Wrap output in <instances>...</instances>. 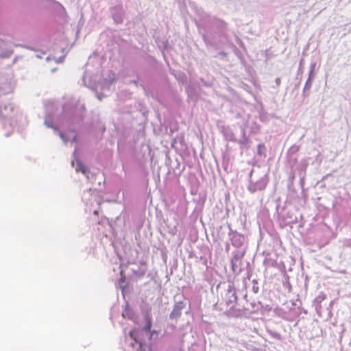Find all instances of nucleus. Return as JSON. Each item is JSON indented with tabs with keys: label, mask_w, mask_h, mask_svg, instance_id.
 I'll return each mask as SVG.
<instances>
[{
	"label": "nucleus",
	"mask_w": 351,
	"mask_h": 351,
	"mask_svg": "<svg viewBox=\"0 0 351 351\" xmlns=\"http://www.w3.org/2000/svg\"><path fill=\"white\" fill-rule=\"evenodd\" d=\"M267 332L273 338H274L276 339H278V340H281L282 337H281V335L280 333H278V332H277L276 331H274V330H272L271 329H269V328L267 329Z\"/></svg>",
	"instance_id": "a211bd4d"
},
{
	"label": "nucleus",
	"mask_w": 351,
	"mask_h": 351,
	"mask_svg": "<svg viewBox=\"0 0 351 351\" xmlns=\"http://www.w3.org/2000/svg\"><path fill=\"white\" fill-rule=\"evenodd\" d=\"M95 128H96V130L97 131L100 132L101 134H103L106 131L105 125L101 120H99L97 122Z\"/></svg>",
	"instance_id": "6ab92c4d"
},
{
	"label": "nucleus",
	"mask_w": 351,
	"mask_h": 351,
	"mask_svg": "<svg viewBox=\"0 0 351 351\" xmlns=\"http://www.w3.org/2000/svg\"><path fill=\"white\" fill-rule=\"evenodd\" d=\"M300 80H301V78L300 79V82L295 84V88H298L299 86Z\"/></svg>",
	"instance_id": "e433bc0d"
},
{
	"label": "nucleus",
	"mask_w": 351,
	"mask_h": 351,
	"mask_svg": "<svg viewBox=\"0 0 351 351\" xmlns=\"http://www.w3.org/2000/svg\"><path fill=\"white\" fill-rule=\"evenodd\" d=\"M307 166H308V163L306 160L302 161L300 165V169L298 170V175L302 180L304 179L305 175H306V169L307 168Z\"/></svg>",
	"instance_id": "4468645a"
},
{
	"label": "nucleus",
	"mask_w": 351,
	"mask_h": 351,
	"mask_svg": "<svg viewBox=\"0 0 351 351\" xmlns=\"http://www.w3.org/2000/svg\"><path fill=\"white\" fill-rule=\"evenodd\" d=\"M77 171H82L83 173H86V168L82 167L81 164H79L76 168Z\"/></svg>",
	"instance_id": "b1692460"
},
{
	"label": "nucleus",
	"mask_w": 351,
	"mask_h": 351,
	"mask_svg": "<svg viewBox=\"0 0 351 351\" xmlns=\"http://www.w3.org/2000/svg\"><path fill=\"white\" fill-rule=\"evenodd\" d=\"M199 81L205 87H210L212 86V83L210 82L205 80L204 78H200Z\"/></svg>",
	"instance_id": "412c9836"
},
{
	"label": "nucleus",
	"mask_w": 351,
	"mask_h": 351,
	"mask_svg": "<svg viewBox=\"0 0 351 351\" xmlns=\"http://www.w3.org/2000/svg\"><path fill=\"white\" fill-rule=\"evenodd\" d=\"M115 82V74L109 71L107 77L102 79L96 87L91 88V90L95 93L97 99L101 101L103 97L109 95L114 90Z\"/></svg>",
	"instance_id": "f257e3e1"
},
{
	"label": "nucleus",
	"mask_w": 351,
	"mask_h": 351,
	"mask_svg": "<svg viewBox=\"0 0 351 351\" xmlns=\"http://www.w3.org/2000/svg\"><path fill=\"white\" fill-rule=\"evenodd\" d=\"M238 298L236 289L232 284H229L225 295V302L230 308L234 309L237 304Z\"/></svg>",
	"instance_id": "39448f33"
},
{
	"label": "nucleus",
	"mask_w": 351,
	"mask_h": 351,
	"mask_svg": "<svg viewBox=\"0 0 351 351\" xmlns=\"http://www.w3.org/2000/svg\"><path fill=\"white\" fill-rule=\"evenodd\" d=\"M237 40L238 41V43H239L242 44L241 40H240V38H239L238 37H237Z\"/></svg>",
	"instance_id": "c9c22d12"
},
{
	"label": "nucleus",
	"mask_w": 351,
	"mask_h": 351,
	"mask_svg": "<svg viewBox=\"0 0 351 351\" xmlns=\"http://www.w3.org/2000/svg\"><path fill=\"white\" fill-rule=\"evenodd\" d=\"M298 151V147H292L290 148L289 152L292 153H295Z\"/></svg>",
	"instance_id": "c85d7f7f"
},
{
	"label": "nucleus",
	"mask_w": 351,
	"mask_h": 351,
	"mask_svg": "<svg viewBox=\"0 0 351 351\" xmlns=\"http://www.w3.org/2000/svg\"><path fill=\"white\" fill-rule=\"evenodd\" d=\"M254 284L258 285V282H257V280H255V279H254V280H252V285H254Z\"/></svg>",
	"instance_id": "f704fd0d"
},
{
	"label": "nucleus",
	"mask_w": 351,
	"mask_h": 351,
	"mask_svg": "<svg viewBox=\"0 0 351 351\" xmlns=\"http://www.w3.org/2000/svg\"><path fill=\"white\" fill-rule=\"evenodd\" d=\"M296 219H297V218H296V217H295V219H290V220H289V221H287V223H294V222H295V221H296Z\"/></svg>",
	"instance_id": "2f4dec72"
},
{
	"label": "nucleus",
	"mask_w": 351,
	"mask_h": 351,
	"mask_svg": "<svg viewBox=\"0 0 351 351\" xmlns=\"http://www.w3.org/2000/svg\"><path fill=\"white\" fill-rule=\"evenodd\" d=\"M326 298V294L323 292H320L319 295L314 299L313 300V306L315 308V310L318 312L321 310V303Z\"/></svg>",
	"instance_id": "9b49d317"
},
{
	"label": "nucleus",
	"mask_w": 351,
	"mask_h": 351,
	"mask_svg": "<svg viewBox=\"0 0 351 351\" xmlns=\"http://www.w3.org/2000/svg\"><path fill=\"white\" fill-rule=\"evenodd\" d=\"M228 227L229 229L228 235L232 245L237 248H241L245 241L244 235L236 230H232L230 225Z\"/></svg>",
	"instance_id": "423d86ee"
},
{
	"label": "nucleus",
	"mask_w": 351,
	"mask_h": 351,
	"mask_svg": "<svg viewBox=\"0 0 351 351\" xmlns=\"http://www.w3.org/2000/svg\"><path fill=\"white\" fill-rule=\"evenodd\" d=\"M152 326V319L149 317H146V324L143 328L140 330H132L129 332L130 337L134 341L130 343L132 348L137 346L136 350L139 351L140 344H147L143 337L149 333Z\"/></svg>",
	"instance_id": "f03ea898"
},
{
	"label": "nucleus",
	"mask_w": 351,
	"mask_h": 351,
	"mask_svg": "<svg viewBox=\"0 0 351 351\" xmlns=\"http://www.w3.org/2000/svg\"><path fill=\"white\" fill-rule=\"evenodd\" d=\"M315 66H316L315 62H313L311 64L307 80L304 84V87L303 88L302 96L304 98H306L310 95V89L311 88L313 80L315 77L314 71H315Z\"/></svg>",
	"instance_id": "6e6552de"
},
{
	"label": "nucleus",
	"mask_w": 351,
	"mask_h": 351,
	"mask_svg": "<svg viewBox=\"0 0 351 351\" xmlns=\"http://www.w3.org/2000/svg\"><path fill=\"white\" fill-rule=\"evenodd\" d=\"M245 251L244 250H237L233 252V256L231 258V262L241 263L243 257L244 256Z\"/></svg>",
	"instance_id": "f8f14e48"
},
{
	"label": "nucleus",
	"mask_w": 351,
	"mask_h": 351,
	"mask_svg": "<svg viewBox=\"0 0 351 351\" xmlns=\"http://www.w3.org/2000/svg\"><path fill=\"white\" fill-rule=\"evenodd\" d=\"M88 130H89V131L90 130V125H89Z\"/></svg>",
	"instance_id": "37998d69"
},
{
	"label": "nucleus",
	"mask_w": 351,
	"mask_h": 351,
	"mask_svg": "<svg viewBox=\"0 0 351 351\" xmlns=\"http://www.w3.org/2000/svg\"><path fill=\"white\" fill-rule=\"evenodd\" d=\"M110 12L115 23L120 24L123 23V11L121 7L117 6L112 8Z\"/></svg>",
	"instance_id": "1a4fd4ad"
},
{
	"label": "nucleus",
	"mask_w": 351,
	"mask_h": 351,
	"mask_svg": "<svg viewBox=\"0 0 351 351\" xmlns=\"http://www.w3.org/2000/svg\"><path fill=\"white\" fill-rule=\"evenodd\" d=\"M257 154L260 156H266V147L264 144L261 143L258 145Z\"/></svg>",
	"instance_id": "dca6fc26"
},
{
	"label": "nucleus",
	"mask_w": 351,
	"mask_h": 351,
	"mask_svg": "<svg viewBox=\"0 0 351 351\" xmlns=\"http://www.w3.org/2000/svg\"><path fill=\"white\" fill-rule=\"evenodd\" d=\"M243 88L250 93H252V89H251L250 86L246 84H243Z\"/></svg>",
	"instance_id": "bb28decb"
},
{
	"label": "nucleus",
	"mask_w": 351,
	"mask_h": 351,
	"mask_svg": "<svg viewBox=\"0 0 351 351\" xmlns=\"http://www.w3.org/2000/svg\"><path fill=\"white\" fill-rule=\"evenodd\" d=\"M133 83H134V84H137V82H136V80H134V81H133Z\"/></svg>",
	"instance_id": "a19ab883"
},
{
	"label": "nucleus",
	"mask_w": 351,
	"mask_h": 351,
	"mask_svg": "<svg viewBox=\"0 0 351 351\" xmlns=\"http://www.w3.org/2000/svg\"><path fill=\"white\" fill-rule=\"evenodd\" d=\"M183 295H176L174 297L175 304L173 307V310L169 314V319L171 320L179 319L182 315V310L186 306V303L181 300L183 298Z\"/></svg>",
	"instance_id": "20e7f679"
},
{
	"label": "nucleus",
	"mask_w": 351,
	"mask_h": 351,
	"mask_svg": "<svg viewBox=\"0 0 351 351\" xmlns=\"http://www.w3.org/2000/svg\"><path fill=\"white\" fill-rule=\"evenodd\" d=\"M275 83L277 87L279 86L281 83V79L280 77L276 78Z\"/></svg>",
	"instance_id": "c756f323"
},
{
	"label": "nucleus",
	"mask_w": 351,
	"mask_h": 351,
	"mask_svg": "<svg viewBox=\"0 0 351 351\" xmlns=\"http://www.w3.org/2000/svg\"><path fill=\"white\" fill-rule=\"evenodd\" d=\"M93 213H94V214H95V215H98V211H97V210H94V212H93Z\"/></svg>",
	"instance_id": "58836bf2"
},
{
	"label": "nucleus",
	"mask_w": 351,
	"mask_h": 351,
	"mask_svg": "<svg viewBox=\"0 0 351 351\" xmlns=\"http://www.w3.org/2000/svg\"><path fill=\"white\" fill-rule=\"evenodd\" d=\"M125 276H122V277H121V278H120V282H125Z\"/></svg>",
	"instance_id": "72a5a7b5"
},
{
	"label": "nucleus",
	"mask_w": 351,
	"mask_h": 351,
	"mask_svg": "<svg viewBox=\"0 0 351 351\" xmlns=\"http://www.w3.org/2000/svg\"><path fill=\"white\" fill-rule=\"evenodd\" d=\"M60 136L64 141L63 134L62 133H60Z\"/></svg>",
	"instance_id": "4c0bfd02"
},
{
	"label": "nucleus",
	"mask_w": 351,
	"mask_h": 351,
	"mask_svg": "<svg viewBox=\"0 0 351 351\" xmlns=\"http://www.w3.org/2000/svg\"><path fill=\"white\" fill-rule=\"evenodd\" d=\"M122 315L124 318H128L132 321H134L136 317V313L134 310L130 307L128 304H126L125 310L123 311Z\"/></svg>",
	"instance_id": "9d476101"
},
{
	"label": "nucleus",
	"mask_w": 351,
	"mask_h": 351,
	"mask_svg": "<svg viewBox=\"0 0 351 351\" xmlns=\"http://www.w3.org/2000/svg\"><path fill=\"white\" fill-rule=\"evenodd\" d=\"M229 250H230V245H229V244H226V251L228 252Z\"/></svg>",
	"instance_id": "473e14b6"
},
{
	"label": "nucleus",
	"mask_w": 351,
	"mask_h": 351,
	"mask_svg": "<svg viewBox=\"0 0 351 351\" xmlns=\"http://www.w3.org/2000/svg\"><path fill=\"white\" fill-rule=\"evenodd\" d=\"M230 140L232 141H235V139L233 138L232 137H230Z\"/></svg>",
	"instance_id": "ea45409f"
},
{
	"label": "nucleus",
	"mask_w": 351,
	"mask_h": 351,
	"mask_svg": "<svg viewBox=\"0 0 351 351\" xmlns=\"http://www.w3.org/2000/svg\"><path fill=\"white\" fill-rule=\"evenodd\" d=\"M231 267H232V269L233 271V272H236L237 271V262H231Z\"/></svg>",
	"instance_id": "cd10ccee"
},
{
	"label": "nucleus",
	"mask_w": 351,
	"mask_h": 351,
	"mask_svg": "<svg viewBox=\"0 0 351 351\" xmlns=\"http://www.w3.org/2000/svg\"><path fill=\"white\" fill-rule=\"evenodd\" d=\"M254 170L252 169L249 173L247 190L250 193H255L258 191H264L269 182L267 173H263L258 179L253 178Z\"/></svg>",
	"instance_id": "7ed1b4c3"
},
{
	"label": "nucleus",
	"mask_w": 351,
	"mask_h": 351,
	"mask_svg": "<svg viewBox=\"0 0 351 351\" xmlns=\"http://www.w3.org/2000/svg\"><path fill=\"white\" fill-rule=\"evenodd\" d=\"M252 291L254 293H258V291H259V287H258V285H256V284L252 285Z\"/></svg>",
	"instance_id": "393cba45"
},
{
	"label": "nucleus",
	"mask_w": 351,
	"mask_h": 351,
	"mask_svg": "<svg viewBox=\"0 0 351 351\" xmlns=\"http://www.w3.org/2000/svg\"><path fill=\"white\" fill-rule=\"evenodd\" d=\"M145 271L143 270V269H141V271L137 274L138 276H143L145 275Z\"/></svg>",
	"instance_id": "7c9ffc66"
},
{
	"label": "nucleus",
	"mask_w": 351,
	"mask_h": 351,
	"mask_svg": "<svg viewBox=\"0 0 351 351\" xmlns=\"http://www.w3.org/2000/svg\"><path fill=\"white\" fill-rule=\"evenodd\" d=\"M178 80L182 82V83L186 82V76L184 73L179 74Z\"/></svg>",
	"instance_id": "4be33fe9"
},
{
	"label": "nucleus",
	"mask_w": 351,
	"mask_h": 351,
	"mask_svg": "<svg viewBox=\"0 0 351 351\" xmlns=\"http://www.w3.org/2000/svg\"><path fill=\"white\" fill-rule=\"evenodd\" d=\"M303 61H304V59H302L300 61V66H299V69H298V73H297L298 76H299L300 75H302L303 73V70L302 69Z\"/></svg>",
	"instance_id": "5701e85b"
},
{
	"label": "nucleus",
	"mask_w": 351,
	"mask_h": 351,
	"mask_svg": "<svg viewBox=\"0 0 351 351\" xmlns=\"http://www.w3.org/2000/svg\"><path fill=\"white\" fill-rule=\"evenodd\" d=\"M186 92L188 95V97H190L191 99H197V95L195 93L193 88L191 86H187L186 87Z\"/></svg>",
	"instance_id": "2eb2a0df"
},
{
	"label": "nucleus",
	"mask_w": 351,
	"mask_h": 351,
	"mask_svg": "<svg viewBox=\"0 0 351 351\" xmlns=\"http://www.w3.org/2000/svg\"><path fill=\"white\" fill-rule=\"evenodd\" d=\"M202 38L206 45L214 46L216 44L208 35L203 34Z\"/></svg>",
	"instance_id": "aec40b11"
},
{
	"label": "nucleus",
	"mask_w": 351,
	"mask_h": 351,
	"mask_svg": "<svg viewBox=\"0 0 351 351\" xmlns=\"http://www.w3.org/2000/svg\"><path fill=\"white\" fill-rule=\"evenodd\" d=\"M159 331L154 330L149 332L147 335H146L145 337H147V340H146L147 344H150L151 347L152 348V340L153 339H156L157 336L158 335Z\"/></svg>",
	"instance_id": "ddd939ff"
},
{
	"label": "nucleus",
	"mask_w": 351,
	"mask_h": 351,
	"mask_svg": "<svg viewBox=\"0 0 351 351\" xmlns=\"http://www.w3.org/2000/svg\"><path fill=\"white\" fill-rule=\"evenodd\" d=\"M243 298H244L245 299H246V298H247V294H245V295H244V296H243Z\"/></svg>",
	"instance_id": "79ce46f5"
},
{
	"label": "nucleus",
	"mask_w": 351,
	"mask_h": 351,
	"mask_svg": "<svg viewBox=\"0 0 351 351\" xmlns=\"http://www.w3.org/2000/svg\"><path fill=\"white\" fill-rule=\"evenodd\" d=\"M251 305L252 306L253 310L255 311H258L259 309V306H262V304H261V302H259L258 303V304H256L254 303H252Z\"/></svg>",
	"instance_id": "a878e982"
},
{
	"label": "nucleus",
	"mask_w": 351,
	"mask_h": 351,
	"mask_svg": "<svg viewBox=\"0 0 351 351\" xmlns=\"http://www.w3.org/2000/svg\"><path fill=\"white\" fill-rule=\"evenodd\" d=\"M241 132L243 138L239 141V143L241 147H243L247 143L248 138L245 135V131L244 129H242Z\"/></svg>",
	"instance_id": "f3484780"
},
{
	"label": "nucleus",
	"mask_w": 351,
	"mask_h": 351,
	"mask_svg": "<svg viewBox=\"0 0 351 351\" xmlns=\"http://www.w3.org/2000/svg\"><path fill=\"white\" fill-rule=\"evenodd\" d=\"M213 24L219 31V36L220 38L224 39L226 41H228V23L218 18H213Z\"/></svg>",
	"instance_id": "0eeeda50"
}]
</instances>
